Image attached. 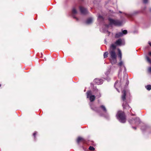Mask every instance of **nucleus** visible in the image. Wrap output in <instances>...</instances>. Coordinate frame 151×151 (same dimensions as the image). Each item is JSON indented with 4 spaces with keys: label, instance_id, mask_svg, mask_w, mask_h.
I'll use <instances>...</instances> for the list:
<instances>
[{
    "label": "nucleus",
    "instance_id": "nucleus-28",
    "mask_svg": "<svg viewBox=\"0 0 151 151\" xmlns=\"http://www.w3.org/2000/svg\"><path fill=\"white\" fill-rule=\"evenodd\" d=\"M148 44L150 45V46L151 47V43L150 42H148Z\"/></svg>",
    "mask_w": 151,
    "mask_h": 151
},
{
    "label": "nucleus",
    "instance_id": "nucleus-9",
    "mask_svg": "<svg viewBox=\"0 0 151 151\" xmlns=\"http://www.w3.org/2000/svg\"><path fill=\"white\" fill-rule=\"evenodd\" d=\"M123 94L122 96V100L124 101L125 100V96L126 94V91L125 90H124L122 91Z\"/></svg>",
    "mask_w": 151,
    "mask_h": 151
},
{
    "label": "nucleus",
    "instance_id": "nucleus-8",
    "mask_svg": "<svg viewBox=\"0 0 151 151\" xmlns=\"http://www.w3.org/2000/svg\"><path fill=\"white\" fill-rule=\"evenodd\" d=\"M94 82L98 85L101 84L103 83V80L101 79H96L94 80Z\"/></svg>",
    "mask_w": 151,
    "mask_h": 151
},
{
    "label": "nucleus",
    "instance_id": "nucleus-16",
    "mask_svg": "<svg viewBox=\"0 0 151 151\" xmlns=\"http://www.w3.org/2000/svg\"><path fill=\"white\" fill-rule=\"evenodd\" d=\"M101 108L103 110V111L106 112V109L104 106L102 105L101 106Z\"/></svg>",
    "mask_w": 151,
    "mask_h": 151
},
{
    "label": "nucleus",
    "instance_id": "nucleus-12",
    "mask_svg": "<svg viewBox=\"0 0 151 151\" xmlns=\"http://www.w3.org/2000/svg\"><path fill=\"white\" fill-rule=\"evenodd\" d=\"M122 106L123 107V108L124 109H129L130 108V107L127 104V103H125V105H124V103H123Z\"/></svg>",
    "mask_w": 151,
    "mask_h": 151
},
{
    "label": "nucleus",
    "instance_id": "nucleus-19",
    "mask_svg": "<svg viewBox=\"0 0 151 151\" xmlns=\"http://www.w3.org/2000/svg\"><path fill=\"white\" fill-rule=\"evenodd\" d=\"M108 52H106L104 53V58H107L108 57Z\"/></svg>",
    "mask_w": 151,
    "mask_h": 151
},
{
    "label": "nucleus",
    "instance_id": "nucleus-15",
    "mask_svg": "<svg viewBox=\"0 0 151 151\" xmlns=\"http://www.w3.org/2000/svg\"><path fill=\"white\" fill-rule=\"evenodd\" d=\"M146 88L148 90H150L151 89V85H149L145 86Z\"/></svg>",
    "mask_w": 151,
    "mask_h": 151
},
{
    "label": "nucleus",
    "instance_id": "nucleus-14",
    "mask_svg": "<svg viewBox=\"0 0 151 151\" xmlns=\"http://www.w3.org/2000/svg\"><path fill=\"white\" fill-rule=\"evenodd\" d=\"M118 52H119V57L120 58V60H121L122 59V53L121 51L119 49H118Z\"/></svg>",
    "mask_w": 151,
    "mask_h": 151
},
{
    "label": "nucleus",
    "instance_id": "nucleus-3",
    "mask_svg": "<svg viewBox=\"0 0 151 151\" xmlns=\"http://www.w3.org/2000/svg\"><path fill=\"white\" fill-rule=\"evenodd\" d=\"M109 21L111 25H114L117 26H120L122 25V22L119 20H115L109 19Z\"/></svg>",
    "mask_w": 151,
    "mask_h": 151
},
{
    "label": "nucleus",
    "instance_id": "nucleus-22",
    "mask_svg": "<svg viewBox=\"0 0 151 151\" xmlns=\"http://www.w3.org/2000/svg\"><path fill=\"white\" fill-rule=\"evenodd\" d=\"M123 33V35L124 34H126L127 33V30H123L122 32Z\"/></svg>",
    "mask_w": 151,
    "mask_h": 151
},
{
    "label": "nucleus",
    "instance_id": "nucleus-13",
    "mask_svg": "<svg viewBox=\"0 0 151 151\" xmlns=\"http://www.w3.org/2000/svg\"><path fill=\"white\" fill-rule=\"evenodd\" d=\"M84 139L82 137H78L77 139V142L78 143H79L81 141L83 142L84 141Z\"/></svg>",
    "mask_w": 151,
    "mask_h": 151
},
{
    "label": "nucleus",
    "instance_id": "nucleus-23",
    "mask_svg": "<svg viewBox=\"0 0 151 151\" xmlns=\"http://www.w3.org/2000/svg\"><path fill=\"white\" fill-rule=\"evenodd\" d=\"M123 65V63L122 61H121L119 64V65L120 66H121Z\"/></svg>",
    "mask_w": 151,
    "mask_h": 151
},
{
    "label": "nucleus",
    "instance_id": "nucleus-18",
    "mask_svg": "<svg viewBox=\"0 0 151 151\" xmlns=\"http://www.w3.org/2000/svg\"><path fill=\"white\" fill-rule=\"evenodd\" d=\"M98 19L99 21H101L103 19V18L102 16L99 15L98 16Z\"/></svg>",
    "mask_w": 151,
    "mask_h": 151
},
{
    "label": "nucleus",
    "instance_id": "nucleus-20",
    "mask_svg": "<svg viewBox=\"0 0 151 151\" xmlns=\"http://www.w3.org/2000/svg\"><path fill=\"white\" fill-rule=\"evenodd\" d=\"M146 58L147 60V61L150 63H151V60L149 58L147 57H146Z\"/></svg>",
    "mask_w": 151,
    "mask_h": 151
},
{
    "label": "nucleus",
    "instance_id": "nucleus-7",
    "mask_svg": "<svg viewBox=\"0 0 151 151\" xmlns=\"http://www.w3.org/2000/svg\"><path fill=\"white\" fill-rule=\"evenodd\" d=\"M80 9L81 13L83 14H85L88 13L87 9L83 8L82 7H80Z\"/></svg>",
    "mask_w": 151,
    "mask_h": 151
},
{
    "label": "nucleus",
    "instance_id": "nucleus-17",
    "mask_svg": "<svg viewBox=\"0 0 151 151\" xmlns=\"http://www.w3.org/2000/svg\"><path fill=\"white\" fill-rule=\"evenodd\" d=\"M72 13L74 14H75L77 13V12L76 9L75 8H73L72 11Z\"/></svg>",
    "mask_w": 151,
    "mask_h": 151
},
{
    "label": "nucleus",
    "instance_id": "nucleus-27",
    "mask_svg": "<svg viewBox=\"0 0 151 151\" xmlns=\"http://www.w3.org/2000/svg\"><path fill=\"white\" fill-rule=\"evenodd\" d=\"M36 133H37V132H35L33 133V136H34L35 137V135H36Z\"/></svg>",
    "mask_w": 151,
    "mask_h": 151
},
{
    "label": "nucleus",
    "instance_id": "nucleus-5",
    "mask_svg": "<svg viewBox=\"0 0 151 151\" xmlns=\"http://www.w3.org/2000/svg\"><path fill=\"white\" fill-rule=\"evenodd\" d=\"M121 86V82L120 81H117L114 84V87L116 90L119 92L118 88H120Z\"/></svg>",
    "mask_w": 151,
    "mask_h": 151
},
{
    "label": "nucleus",
    "instance_id": "nucleus-2",
    "mask_svg": "<svg viewBox=\"0 0 151 151\" xmlns=\"http://www.w3.org/2000/svg\"><path fill=\"white\" fill-rule=\"evenodd\" d=\"M117 119L122 123H124L125 122L126 119L124 113L122 111H119L117 112L116 115Z\"/></svg>",
    "mask_w": 151,
    "mask_h": 151
},
{
    "label": "nucleus",
    "instance_id": "nucleus-10",
    "mask_svg": "<svg viewBox=\"0 0 151 151\" xmlns=\"http://www.w3.org/2000/svg\"><path fill=\"white\" fill-rule=\"evenodd\" d=\"M93 19L91 18H88L86 21V23L88 24H91L93 22Z\"/></svg>",
    "mask_w": 151,
    "mask_h": 151
},
{
    "label": "nucleus",
    "instance_id": "nucleus-6",
    "mask_svg": "<svg viewBox=\"0 0 151 151\" xmlns=\"http://www.w3.org/2000/svg\"><path fill=\"white\" fill-rule=\"evenodd\" d=\"M115 44L116 45L120 46L124 45V43L123 41L121 39H119L116 42Z\"/></svg>",
    "mask_w": 151,
    "mask_h": 151
},
{
    "label": "nucleus",
    "instance_id": "nucleus-29",
    "mask_svg": "<svg viewBox=\"0 0 151 151\" xmlns=\"http://www.w3.org/2000/svg\"><path fill=\"white\" fill-rule=\"evenodd\" d=\"M149 55H151V52H149Z\"/></svg>",
    "mask_w": 151,
    "mask_h": 151
},
{
    "label": "nucleus",
    "instance_id": "nucleus-30",
    "mask_svg": "<svg viewBox=\"0 0 151 151\" xmlns=\"http://www.w3.org/2000/svg\"><path fill=\"white\" fill-rule=\"evenodd\" d=\"M137 119L138 120V121H139V119L138 118H137Z\"/></svg>",
    "mask_w": 151,
    "mask_h": 151
},
{
    "label": "nucleus",
    "instance_id": "nucleus-24",
    "mask_svg": "<svg viewBox=\"0 0 151 151\" xmlns=\"http://www.w3.org/2000/svg\"><path fill=\"white\" fill-rule=\"evenodd\" d=\"M96 91H97L98 93H99V91H98V90L97 89L96 90ZM99 95H96V96H98V97H100L101 96H100V93L99 92Z\"/></svg>",
    "mask_w": 151,
    "mask_h": 151
},
{
    "label": "nucleus",
    "instance_id": "nucleus-25",
    "mask_svg": "<svg viewBox=\"0 0 151 151\" xmlns=\"http://www.w3.org/2000/svg\"><path fill=\"white\" fill-rule=\"evenodd\" d=\"M148 0H143V2L145 3H146L147 2Z\"/></svg>",
    "mask_w": 151,
    "mask_h": 151
},
{
    "label": "nucleus",
    "instance_id": "nucleus-4",
    "mask_svg": "<svg viewBox=\"0 0 151 151\" xmlns=\"http://www.w3.org/2000/svg\"><path fill=\"white\" fill-rule=\"evenodd\" d=\"M87 98H89L91 101H93L95 99V96L94 95H92L91 92V91H88L87 92Z\"/></svg>",
    "mask_w": 151,
    "mask_h": 151
},
{
    "label": "nucleus",
    "instance_id": "nucleus-11",
    "mask_svg": "<svg viewBox=\"0 0 151 151\" xmlns=\"http://www.w3.org/2000/svg\"><path fill=\"white\" fill-rule=\"evenodd\" d=\"M123 36V33L122 32H120L117 33L115 35V37L116 38L121 37Z\"/></svg>",
    "mask_w": 151,
    "mask_h": 151
},
{
    "label": "nucleus",
    "instance_id": "nucleus-26",
    "mask_svg": "<svg viewBox=\"0 0 151 151\" xmlns=\"http://www.w3.org/2000/svg\"><path fill=\"white\" fill-rule=\"evenodd\" d=\"M148 70L151 73V67L149 68Z\"/></svg>",
    "mask_w": 151,
    "mask_h": 151
},
{
    "label": "nucleus",
    "instance_id": "nucleus-32",
    "mask_svg": "<svg viewBox=\"0 0 151 151\" xmlns=\"http://www.w3.org/2000/svg\"><path fill=\"white\" fill-rule=\"evenodd\" d=\"M107 27H108V25H107L106 26Z\"/></svg>",
    "mask_w": 151,
    "mask_h": 151
},
{
    "label": "nucleus",
    "instance_id": "nucleus-31",
    "mask_svg": "<svg viewBox=\"0 0 151 151\" xmlns=\"http://www.w3.org/2000/svg\"><path fill=\"white\" fill-rule=\"evenodd\" d=\"M135 129H136V127H134V128Z\"/></svg>",
    "mask_w": 151,
    "mask_h": 151
},
{
    "label": "nucleus",
    "instance_id": "nucleus-21",
    "mask_svg": "<svg viewBox=\"0 0 151 151\" xmlns=\"http://www.w3.org/2000/svg\"><path fill=\"white\" fill-rule=\"evenodd\" d=\"M89 150H91L93 151L95 150V148L93 147L90 146L89 148Z\"/></svg>",
    "mask_w": 151,
    "mask_h": 151
},
{
    "label": "nucleus",
    "instance_id": "nucleus-1",
    "mask_svg": "<svg viewBox=\"0 0 151 151\" xmlns=\"http://www.w3.org/2000/svg\"><path fill=\"white\" fill-rule=\"evenodd\" d=\"M116 47V45L114 44H112L110 47L109 59L112 64H114L116 63V55L114 51Z\"/></svg>",
    "mask_w": 151,
    "mask_h": 151
}]
</instances>
